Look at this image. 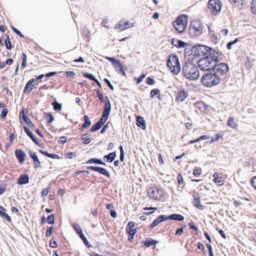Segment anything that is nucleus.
Here are the masks:
<instances>
[{
    "instance_id": "nucleus-1",
    "label": "nucleus",
    "mask_w": 256,
    "mask_h": 256,
    "mask_svg": "<svg viewBox=\"0 0 256 256\" xmlns=\"http://www.w3.org/2000/svg\"><path fill=\"white\" fill-rule=\"evenodd\" d=\"M222 60V55L218 51H213L212 55L200 58L198 62V65L201 70L208 71L213 69L214 63H218Z\"/></svg>"
},
{
    "instance_id": "nucleus-2",
    "label": "nucleus",
    "mask_w": 256,
    "mask_h": 256,
    "mask_svg": "<svg viewBox=\"0 0 256 256\" xmlns=\"http://www.w3.org/2000/svg\"><path fill=\"white\" fill-rule=\"evenodd\" d=\"M184 76L190 80H195L200 76L197 67L192 63L187 62L182 67Z\"/></svg>"
},
{
    "instance_id": "nucleus-3",
    "label": "nucleus",
    "mask_w": 256,
    "mask_h": 256,
    "mask_svg": "<svg viewBox=\"0 0 256 256\" xmlns=\"http://www.w3.org/2000/svg\"><path fill=\"white\" fill-rule=\"evenodd\" d=\"M220 82V78L215 73H207L202 76L201 78L202 84L208 88H210L218 84Z\"/></svg>"
},
{
    "instance_id": "nucleus-4",
    "label": "nucleus",
    "mask_w": 256,
    "mask_h": 256,
    "mask_svg": "<svg viewBox=\"0 0 256 256\" xmlns=\"http://www.w3.org/2000/svg\"><path fill=\"white\" fill-rule=\"evenodd\" d=\"M167 66L170 71L174 74H178L180 70V65L178 57L170 55L167 60Z\"/></svg>"
},
{
    "instance_id": "nucleus-5",
    "label": "nucleus",
    "mask_w": 256,
    "mask_h": 256,
    "mask_svg": "<svg viewBox=\"0 0 256 256\" xmlns=\"http://www.w3.org/2000/svg\"><path fill=\"white\" fill-rule=\"evenodd\" d=\"M187 17L180 16L174 22L173 26L175 30L180 33L183 32L186 26Z\"/></svg>"
},
{
    "instance_id": "nucleus-6",
    "label": "nucleus",
    "mask_w": 256,
    "mask_h": 256,
    "mask_svg": "<svg viewBox=\"0 0 256 256\" xmlns=\"http://www.w3.org/2000/svg\"><path fill=\"white\" fill-rule=\"evenodd\" d=\"M193 48L195 50L196 54L199 56L205 55L208 53H209V56L212 55L213 51H216L212 48L204 45H198L195 46Z\"/></svg>"
},
{
    "instance_id": "nucleus-7",
    "label": "nucleus",
    "mask_w": 256,
    "mask_h": 256,
    "mask_svg": "<svg viewBox=\"0 0 256 256\" xmlns=\"http://www.w3.org/2000/svg\"><path fill=\"white\" fill-rule=\"evenodd\" d=\"M202 34L200 24L197 21L193 22L190 26V34L192 37H196Z\"/></svg>"
},
{
    "instance_id": "nucleus-8",
    "label": "nucleus",
    "mask_w": 256,
    "mask_h": 256,
    "mask_svg": "<svg viewBox=\"0 0 256 256\" xmlns=\"http://www.w3.org/2000/svg\"><path fill=\"white\" fill-rule=\"evenodd\" d=\"M208 7L211 12L216 15L221 10L222 3L220 0H210L208 2Z\"/></svg>"
},
{
    "instance_id": "nucleus-9",
    "label": "nucleus",
    "mask_w": 256,
    "mask_h": 256,
    "mask_svg": "<svg viewBox=\"0 0 256 256\" xmlns=\"http://www.w3.org/2000/svg\"><path fill=\"white\" fill-rule=\"evenodd\" d=\"M213 70L215 72L220 75H224L228 70V66L224 62L214 63V66Z\"/></svg>"
},
{
    "instance_id": "nucleus-10",
    "label": "nucleus",
    "mask_w": 256,
    "mask_h": 256,
    "mask_svg": "<svg viewBox=\"0 0 256 256\" xmlns=\"http://www.w3.org/2000/svg\"><path fill=\"white\" fill-rule=\"evenodd\" d=\"M133 26V23H130L129 22H124L120 20L115 26V28L122 31L126 29L132 28Z\"/></svg>"
},
{
    "instance_id": "nucleus-11",
    "label": "nucleus",
    "mask_w": 256,
    "mask_h": 256,
    "mask_svg": "<svg viewBox=\"0 0 256 256\" xmlns=\"http://www.w3.org/2000/svg\"><path fill=\"white\" fill-rule=\"evenodd\" d=\"M87 168L96 172H98V173L108 178L110 177V174L109 172L104 168L99 166H88L87 167Z\"/></svg>"
},
{
    "instance_id": "nucleus-12",
    "label": "nucleus",
    "mask_w": 256,
    "mask_h": 256,
    "mask_svg": "<svg viewBox=\"0 0 256 256\" xmlns=\"http://www.w3.org/2000/svg\"><path fill=\"white\" fill-rule=\"evenodd\" d=\"M15 156L20 164H22L25 160L26 154L22 150L18 149L14 152Z\"/></svg>"
},
{
    "instance_id": "nucleus-13",
    "label": "nucleus",
    "mask_w": 256,
    "mask_h": 256,
    "mask_svg": "<svg viewBox=\"0 0 256 256\" xmlns=\"http://www.w3.org/2000/svg\"><path fill=\"white\" fill-rule=\"evenodd\" d=\"M29 155L31 157V158L34 160V165L35 168H38L40 166V162L38 158V156L36 154L35 152L33 151L30 150L29 151Z\"/></svg>"
},
{
    "instance_id": "nucleus-14",
    "label": "nucleus",
    "mask_w": 256,
    "mask_h": 256,
    "mask_svg": "<svg viewBox=\"0 0 256 256\" xmlns=\"http://www.w3.org/2000/svg\"><path fill=\"white\" fill-rule=\"evenodd\" d=\"M111 110V104L108 96L106 97L105 106L102 114L106 116L109 115Z\"/></svg>"
},
{
    "instance_id": "nucleus-15",
    "label": "nucleus",
    "mask_w": 256,
    "mask_h": 256,
    "mask_svg": "<svg viewBox=\"0 0 256 256\" xmlns=\"http://www.w3.org/2000/svg\"><path fill=\"white\" fill-rule=\"evenodd\" d=\"M35 82L34 78L30 79L26 84L24 89V92L26 94H29L30 91L33 89L34 86V82Z\"/></svg>"
},
{
    "instance_id": "nucleus-16",
    "label": "nucleus",
    "mask_w": 256,
    "mask_h": 256,
    "mask_svg": "<svg viewBox=\"0 0 256 256\" xmlns=\"http://www.w3.org/2000/svg\"><path fill=\"white\" fill-rule=\"evenodd\" d=\"M158 190L156 188H150L148 190V194L150 198L155 200L157 199L158 198Z\"/></svg>"
},
{
    "instance_id": "nucleus-17",
    "label": "nucleus",
    "mask_w": 256,
    "mask_h": 256,
    "mask_svg": "<svg viewBox=\"0 0 256 256\" xmlns=\"http://www.w3.org/2000/svg\"><path fill=\"white\" fill-rule=\"evenodd\" d=\"M188 96L187 92L183 90H180L176 97L178 102H182Z\"/></svg>"
},
{
    "instance_id": "nucleus-18",
    "label": "nucleus",
    "mask_w": 256,
    "mask_h": 256,
    "mask_svg": "<svg viewBox=\"0 0 256 256\" xmlns=\"http://www.w3.org/2000/svg\"><path fill=\"white\" fill-rule=\"evenodd\" d=\"M172 44L178 48H184L186 44L184 42L174 38L172 40Z\"/></svg>"
},
{
    "instance_id": "nucleus-19",
    "label": "nucleus",
    "mask_w": 256,
    "mask_h": 256,
    "mask_svg": "<svg viewBox=\"0 0 256 256\" xmlns=\"http://www.w3.org/2000/svg\"><path fill=\"white\" fill-rule=\"evenodd\" d=\"M24 130L26 134L31 138L32 141L38 146H40V143L37 140V139L34 136L32 132L26 126H24Z\"/></svg>"
},
{
    "instance_id": "nucleus-20",
    "label": "nucleus",
    "mask_w": 256,
    "mask_h": 256,
    "mask_svg": "<svg viewBox=\"0 0 256 256\" xmlns=\"http://www.w3.org/2000/svg\"><path fill=\"white\" fill-rule=\"evenodd\" d=\"M137 126L142 130L146 129V124L144 119L140 116H138L136 118Z\"/></svg>"
},
{
    "instance_id": "nucleus-21",
    "label": "nucleus",
    "mask_w": 256,
    "mask_h": 256,
    "mask_svg": "<svg viewBox=\"0 0 256 256\" xmlns=\"http://www.w3.org/2000/svg\"><path fill=\"white\" fill-rule=\"evenodd\" d=\"M114 66L116 70L118 72H121L122 74L124 76H126V73L123 68V66L120 63V61L118 60V62H116Z\"/></svg>"
},
{
    "instance_id": "nucleus-22",
    "label": "nucleus",
    "mask_w": 256,
    "mask_h": 256,
    "mask_svg": "<svg viewBox=\"0 0 256 256\" xmlns=\"http://www.w3.org/2000/svg\"><path fill=\"white\" fill-rule=\"evenodd\" d=\"M116 154L115 152H110L108 155L104 156V160L106 162H113L116 158Z\"/></svg>"
},
{
    "instance_id": "nucleus-23",
    "label": "nucleus",
    "mask_w": 256,
    "mask_h": 256,
    "mask_svg": "<svg viewBox=\"0 0 256 256\" xmlns=\"http://www.w3.org/2000/svg\"><path fill=\"white\" fill-rule=\"evenodd\" d=\"M29 182V177L28 175L23 174L20 176L18 179V184H28Z\"/></svg>"
},
{
    "instance_id": "nucleus-24",
    "label": "nucleus",
    "mask_w": 256,
    "mask_h": 256,
    "mask_svg": "<svg viewBox=\"0 0 256 256\" xmlns=\"http://www.w3.org/2000/svg\"><path fill=\"white\" fill-rule=\"evenodd\" d=\"M214 178V182L215 183H218L220 186H222L224 184L222 178L220 176V174L218 172H215L213 174Z\"/></svg>"
},
{
    "instance_id": "nucleus-25",
    "label": "nucleus",
    "mask_w": 256,
    "mask_h": 256,
    "mask_svg": "<svg viewBox=\"0 0 256 256\" xmlns=\"http://www.w3.org/2000/svg\"><path fill=\"white\" fill-rule=\"evenodd\" d=\"M84 122L80 130L88 128L91 125V122L87 115H84Z\"/></svg>"
},
{
    "instance_id": "nucleus-26",
    "label": "nucleus",
    "mask_w": 256,
    "mask_h": 256,
    "mask_svg": "<svg viewBox=\"0 0 256 256\" xmlns=\"http://www.w3.org/2000/svg\"><path fill=\"white\" fill-rule=\"evenodd\" d=\"M158 242V241L154 240L151 238H148L144 242V244L146 247H150L152 244H156Z\"/></svg>"
},
{
    "instance_id": "nucleus-27",
    "label": "nucleus",
    "mask_w": 256,
    "mask_h": 256,
    "mask_svg": "<svg viewBox=\"0 0 256 256\" xmlns=\"http://www.w3.org/2000/svg\"><path fill=\"white\" fill-rule=\"evenodd\" d=\"M86 163V164L94 163L96 164H102L103 166L106 165V164L104 162H102L100 159H98L96 158H93L90 159Z\"/></svg>"
},
{
    "instance_id": "nucleus-28",
    "label": "nucleus",
    "mask_w": 256,
    "mask_h": 256,
    "mask_svg": "<svg viewBox=\"0 0 256 256\" xmlns=\"http://www.w3.org/2000/svg\"><path fill=\"white\" fill-rule=\"evenodd\" d=\"M169 220H176L178 221H182L184 219V217L178 214H173L168 216Z\"/></svg>"
},
{
    "instance_id": "nucleus-29",
    "label": "nucleus",
    "mask_w": 256,
    "mask_h": 256,
    "mask_svg": "<svg viewBox=\"0 0 256 256\" xmlns=\"http://www.w3.org/2000/svg\"><path fill=\"white\" fill-rule=\"evenodd\" d=\"M228 126L232 128H236L238 124L235 122L234 118L232 117H230L228 121Z\"/></svg>"
},
{
    "instance_id": "nucleus-30",
    "label": "nucleus",
    "mask_w": 256,
    "mask_h": 256,
    "mask_svg": "<svg viewBox=\"0 0 256 256\" xmlns=\"http://www.w3.org/2000/svg\"><path fill=\"white\" fill-rule=\"evenodd\" d=\"M72 226L78 235H80L82 233V229L79 224L76 223H74L72 224Z\"/></svg>"
},
{
    "instance_id": "nucleus-31",
    "label": "nucleus",
    "mask_w": 256,
    "mask_h": 256,
    "mask_svg": "<svg viewBox=\"0 0 256 256\" xmlns=\"http://www.w3.org/2000/svg\"><path fill=\"white\" fill-rule=\"evenodd\" d=\"M196 106L202 112H204L206 110V104L202 102H196Z\"/></svg>"
},
{
    "instance_id": "nucleus-32",
    "label": "nucleus",
    "mask_w": 256,
    "mask_h": 256,
    "mask_svg": "<svg viewBox=\"0 0 256 256\" xmlns=\"http://www.w3.org/2000/svg\"><path fill=\"white\" fill-rule=\"evenodd\" d=\"M44 118L48 123L52 122L54 120V118L51 113H44Z\"/></svg>"
},
{
    "instance_id": "nucleus-33",
    "label": "nucleus",
    "mask_w": 256,
    "mask_h": 256,
    "mask_svg": "<svg viewBox=\"0 0 256 256\" xmlns=\"http://www.w3.org/2000/svg\"><path fill=\"white\" fill-rule=\"evenodd\" d=\"M22 68H24L26 67L27 62V56L25 53H22Z\"/></svg>"
},
{
    "instance_id": "nucleus-34",
    "label": "nucleus",
    "mask_w": 256,
    "mask_h": 256,
    "mask_svg": "<svg viewBox=\"0 0 256 256\" xmlns=\"http://www.w3.org/2000/svg\"><path fill=\"white\" fill-rule=\"evenodd\" d=\"M230 2L235 6H240L242 5L244 0H229Z\"/></svg>"
},
{
    "instance_id": "nucleus-35",
    "label": "nucleus",
    "mask_w": 256,
    "mask_h": 256,
    "mask_svg": "<svg viewBox=\"0 0 256 256\" xmlns=\"http://www.w3.org/2000/svg\"><path fill=\"white\" fill-rule=\"evenodd\" d=\"M102 126L100 124V123H99L98 122H97L95 124L93 125L92 126L91 132H96V131L98 130L99 129H100Z\"/></svg>"
},
{
    "instance_id": "nucleus-36",
    "label": "nucleus",
    "mask_w": 256,
    "mask_h": 256,
    "mask_svg": "<svg viewBox=\"0 0 256 256\" xmlns=\"http://www.w3.org/2000/svg\"><path fill=\"white\" fill-rule=\"evenodd\" d=\"M108 116L102 114V117L98 121L102 126H103L108 119Z\"/></svg>"
},
{
    "instance_id": "nucleus-37",
    "label": "nucleus",
    "mask_w": 256,
    "mask_h": 256,
    "mask_svg": "<svg viewBox=\"0 0 256 256\" xmlns=\"http://www.w3.org/2000/svg\"><path fill=\"white\" fill-rule=\"evenodd\" d=\"M208 28L209 34L211 36L212 40L213 42H215L217 39V36H215L214 31L211 29V28L210 26H208Z\"/></svg>"
},
{
    "instance_id": "nucleus-38",
    "label": "nucleus",
    "mask_w": 256,
    "mask_h": 256,
    "mask_svg": "<svg viewBox=\"0 0 256 256\" xmlns=\"http://www.w3.org/2000/svg\"><path fill=\"white\" fill-rule=\"evenodd\" d=\"M20 114L22 116L23 120L26 123L28 122L30 120V118L27 116L24 110H22L20 112Z\"/></svg>"
},
{
    "instance_id": "nucleus-39",
    "label": "nucleus",
    "mask_w": 256,
    "mask_h": 256,
    "mask_svg": "<svg viewBox=\"0 0 256 256\" xmlns=\"http://www.w3.org/2000/svg\"><path fill=\"white\" fill-rule=\"evenodd\" d=\"M79 236L80 238L83 240L85 245H86L88 247L90 246V244L88 242V240L85 237L83 233L81 234L80 235H79Z\"/></svg>"
},
{
    "instance_id": "nucleus-40",
    "label": "nucleus",
    "mask_w": 256,
    "mask_h": 256,
    "mask_svg": "<svg viewBox=\"0 0 256 256\" xmlns=\"http://www.w3.org/2000/svg\"><path fill=\"white\" fill-rule=\"evenodd\" d=\"M54 108L55 110H60L62 109V104L57 102H54L52 103Z\"/></svg>"
},
{
    "instance_id": "nucleus-41",
    "label": "nucleus",
    "mask_w": 256,
    "mask_h": 256,
    "mask_svg": "<svg viewBox=\"0 0 256 256\" xmlns=\"http://www.w3.org/2000/svg\"><path fill=\"white\" fill-rule=\"evenodd\" d=\"M84 76L85 78H88L90 80H93L94 82L95 80H96V78H95V76L91 74L86 72L84 74Z\"/></svg>"
},
{
    "instance_id": "nucleus-42",
    "label": "nucleus",
    "mask_w": 256,
    "mask_h": 256,
    "mask_svg": "<svg viewBox=\"0 0 256 256\" xmlns=\"http://www.w3.org/2000/svg\"><path fill=\"white\" fill-rule=\"evenodd\" d=\"M194 204L195 206L199 209H202V206L200 204V200L198 198H195Z\"/></svg>"
},
{
    "instance_id": "nucleus-43",
    "label": "nucleus",
    "mask_w": 256,
    "mask_h": 256,
    "mask_svg": "<svg viewBox=\"0 0 256 256\" xmlns=\"http://www.w3.org/2000/svg\"><path fill=\"white\" fill-rule=\"evenodd\" d=\"M54 214H51L47 218V222L50 224H54Z\"/></svg>"
},
{
    "instance_id": "nucleus-44",
    "label": "nucleus",
    "mask_w": 256,
    "mask_h": 256,
    "mask_svg": "<svg viewBox=\"0 0 256 256\" xmlns=\"http://www.w3.org/2000/svg\"><path fill=\"white\" fill-rule=\"evenodd\" d=\"M160 222V216H158L151 224L150 227L154 228Z\"/></svg>"
},
{
    "instance_id": "nucleus-45",
    "label": "nucleus",
    "mask_w": 256,
    "mask_h": 256,
    "mask_svg": "<svg viewBox=\"0 0 256 256\" xmlns=\"http://www.w3.org/2000/svg\"><path fill=\"white\" fill-rule=\"evenodd\" d=\"M7 49L10 50L12 48V45L9 40L8 36H6V38L4 40Z\"/></svg>"
},
{
    "instance_id": "nucleus-46",
    "label": "nucleus",
    "mask_w": 256,
    "mask_h": 256,
    "mask_svg": "<svg viewBox=\"0 0 256 256\" xmlns=\"http://www.w3.org/2000/svg\"><path fill=\"white\" fill-rule=\"evenodd\" d=\"M11 28L12 30L16 34H18L20 38H24V36L23 34H22V32L18 30L17 28H15L13 26H11Z\"/></svg>"
},
{
    "instance_id": "nucleus-47",
    "label": "nucleus",
    "mask_w": 256,
    "mask_h": 256,
    "mask_svg": "<svg viewBox=\"0 0 256 256\" xmlns=\"http://www.w3.org/2000/svg\"><path fill=\"white\" fill-rule=\"evenodd\" d=\"M8 113V110L7 108H4L1 112L0 117L4 119Z\"/></svg>"
},
{
    "instance_id": "nucleus-48",
    "label": "nucleus",
    "mask_w": 256,
    "mask_h": 256,
    "mask_svg": "<svg viewBox=\"0 0 256 256\" xmlns=\"http://www.w3.org/2000/svg\"><path fill=\"white\" fill-rule=\"evenodd\" d=\"M146 77V75L144 74H141L138 78H134V80H136L137 84H140L143 79Z\"/></svg>"
},
{
    "instance_id": "nucleus-49",
    "label": "nucleus",
    "mask_w": 256,
    "mask_h": 256,
    "mask_svg": "<svg viewBox=\"0 0 256 256\" xmlns=\"http://www.w3.org/2000/svg\"><path fill=\"white\" fill-rule=\"evenodd\" d=\"M159 92L160 90L158 89H154L152 90L150 93V96L152 98H153L155 95L158 93Z\"/></svg>"
},
{
    "instance_id": "nucleus-50",
    "label": "nucleus",
    "mask_w": 256,
    "mask_h": 256,
    "mask_svg": "<svg viewBox=\"0 0 256 256\" xmlns=\"http://www.w3.org/2000/svg\"><path fill=\"white\" fill-rule=\"evenodd\" d=\"M53 228L52 227H50L48 228V230L46 231V237L48 238L50 237L52 232Z\"/></svg>"
},
{
    "instance_id": "nucleus-51",
    "label": "nucleus",
    "mask_w": 256,
    "mask_h": 256,
    "mask_svg": "<svg viewBox=\"0 0 256 256\" xmlns=\"http://www.w3.org/2000/svg\"><path fill=\"white\" fill-rule=\"evenodd\" d=\"M106 59L108 60L111 62L113 65L114 66L116 62H118V60H116L114 58H112V57H108V56H106Z\"/></svg>"
},
{
    "instance_id": "nucleus-52",
    "label": "nucleus",
    "mask_w": 256,
    "mask_h": 256,
    "mask_svg": "<svg viewBox=\"0 0 256 256\" xmlns=\"http://www.w3.org/2000/svg\"><path fill=\"white\" fill-rule=\"evenodd\" d=\"M104 81L112 90H114L113 86L111 84L110 81L108 79L105 78L104 79Z\"/></svg>"
},
{
    "instance_id": "nucleus-53",
    "label": "nucleus",
    "mask_w": 256,
    "mask_h": 256,
    "mask_svg": "<svg viewBox=\"0 0 256 256\" xmlns=\"http://www.w3.org/2000/svg\"><path fill=\"white\" fill-rule=\"evenodd\" d=\"M202 174L201 168H194L193 171V174L194 176H199Z\"/></svg>"
},
{
    "instance_id": "nucleus-54",
    "label": "nucleus",
    "mask_w": 256,
    "mask_h": 256,
    "mask_svg": "<svg viewBox=\"0 0 256 256\" xmlns=\"http://www.w3.org/2000/svg\"><path fill=\"white\" fill-rule=\"evenodd\" d=\"M108 20L107 18H104L102 21V25L103 26L106 28L107 29H109V26L108 25Z\"/></svg>"
},
{
    "instance_id": "nucleus-55",
    "label": "nucleus",
    "mask_w": 256,
    "mask_h": 256,
    "mask_svg": "<svg viewBox=\"0 0 256 256\" xmlns=\"http://www.w3.org/2000/svg\"><path fill=\"white\" fill-rule=\"evenodd\" d=\"M238 40V38L235 39L234 41L230 42L227 44V48L229 50L231 48L232 46L236 44Z\"/></svg>"
},
{
    "instance_id": "nucleus-56",
    "label": "nucleus",
    "mask_w": 256,
    "mask_h": 256,
    "mask_svg": "<svg viewBox=\"0 0 256 256\" xmlns=\"http://www.w3.org/2000/svg\"><path fill=\"white\" fill-rule=\"evenodd\" d=\"M135 223L133 222H130L126 226V228L128 230H132L134 226Z\"/></svg>"
},
{
    "instance_id": "nucleus-57",
    "label": "nucleus",
    "mask_w": 256,
    "mask_h": 256,
    "mask_svg": "<svg viewBox=\"0 0 256 256\" xmlns=\"http://www.w3.org/2000/svg\"><path fill=\"white\" fill-rule=\"evenodd\" d=\"M252 12L254 14H256V0H252Z\"/></svg>"
},
{
    "instance_id": "nucleus-58",
    "label": "nucleus",
    "mask_w": 256,
    "mask_h": 256,
    "mask_svg": "<svg viewBox=\"0 0 256 256\" xmlns=\"http://www.w3.org/2000/svg\"><path fill=\"white\" fill-rule=\"evenodd\" d=\"M49 192L48 188H44L42 192V196L43 198H45L47 196L48 193Z\"/></svg>"
},
{
    "instance_id": "nucleus-59",
    "label": "nucleus",
    "mask_w": 256,
    "mask_h": 256,
    "mask_svg": "<svg viewBox=\"0 0 256 256\" xmlns=\"http://www.w3.org/2000/svg\"><path fill=\"white\" fill-rule=\"evenodd\" d=\"M126 232L128 234V235L134 236V234L136 232V229H132V230L126 229Z\"/></svg>"
},
{
    "instance_id": "nucleus-60",
    "label": "nucleus",
    "mask_w": 256,
    "mask_h": 256,
    "mask_svg": "<svg viewBox=\"0 0 256 256\" xmlns=\"http://www.w3.org/2000/svg\"><path fill=\"white\" fill-rule=\"evenodd\" d=\"M76 156V154L75 152H68L66 154V157L68 158H73Z\"/></svg>"
},
{
    "instance_id": "nucleus-61",
    "label": "nucleus",
    "mask_w": 256,
    "mask_h": 256,
    "mask_svg": "<svg viewBox=\"0 0 256 256\" xmlns=\"http://www.w3.org/2000/svg\"><path fill=\"white\" fill-rule=\"evenodd\" d=\"M96 91L98 94L99 100L102 102H104V96L100 92L99 90H96Z\"/></svg>"
},
{
    "instance_id": "nucleus-62",
    "label": "nucleus",
    "mask_w": 256,
    "mask_h": 256,
    "mask_svg": "<svg viewBox=\"0 0 256 256\" xmlns=\"http://www.w3.org/2000/svg\"><path fill=\"white\" fill-rule=\"evenodd\" d=\"M109 126V123L108 122H107L104 126V127L102 128V129L101 130H100V134H104L106 130V129L108 128V127Z\"/></svg>"
},
{
    "instance_id": "nucleus-63",
    "label": "nucleus",
    "mask_w": 256,
    "mask_h": 256,
    "mask_svg": "<svg viewBox=\"0 0 256 256\" xmlns=\"http://www.w3.org/2000/svg\"><path fill=\"white\" fill-rule=\"evenodd\" d=\"M177 180L180 184H182L183 182L182 177L180 174H178L177 176Z\"/></svg>"
},
{
    "instance_id": "nucleus-64",
    "label": "nucleus",
    "mask_w": 256,
    "mask_h": 256,
    "mask_svg": "<svg viewBox=\"0 0 256 256\" xmlns=\"http://www.w3.org/2000/svg\"><path fill=\"white\" fill-rule=\"evenodd\" d=\"M251 183L254 188L256 190V176L252 179Z\"/></svg>"
}]
</instances>
